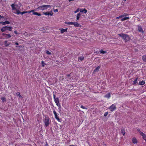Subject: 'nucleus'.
Segmentation results:
<instances>
[{"instance_id": "f257e3e1", "label": "nucleus", "mask_w": 146, "mask_h": 146, "mask_svg": "<svg viewBox=\"0 0 146 146\" xmlns=\"http://www.w3.org/2000/svg\"><path fill=\"white\" fill-rule=\"evenodd\" d=\"M119 36L122 37L123 40L125 42H127L129 41L130 39V38L128 35L121 33L118 34Z\"/></svg>"}, {"instance_id": "f03ea898", "label": "nucleus", "mask_w": 146, "mask_h": 146, "mask_svg": "<svg viewBox=\"0 0 146 146\" xmlns=\"http://www.w3.org/2000/svg\"><path fill=\"white\" fill-rule=\"evenodd\" d=\"M50 8L51 6L50 5H42V6H39L38 8H36V10H38V11L39 10L43 11L47 9L48 8Z\"/></svg>"}, {"instance_id": "7ed1b4c3", "label": "nucleus", "mask_w": 146, "mask_h": 146, "mask_svg": "<svg viewBox=\"0 0 146 146\" xmlns=\"http://www.w3.org/2000/svg\"><path fill=\"white\" fill-rule=\"evenodd\" d=\"M50 121V118L48 116L46 117L44 119V122L45 124V127H47L49 125Z\"/></svg>"}, {"instance_id": "20e7f679", "label": "nucleus", "mask_w": 146, "mask_h": 146, "mask_svg": "<svg viewBox=\"0 0 146 146\" xmlns=\"http://www.w3.org/2000/svg\"><path fill=\"white\" fill-rule=\"evenodd\" d=\"M116 108L115 105V104H112L108 108V109L111 111H113Z\"/></svg>"}, {"instance_id": "39448f33", "label": "nucleus", "mask_w": 146, "mask_h": 146, "mask_svg": "<svg viewBox=\"0 0 146 146\" xmlns=\"http://www.w3.org/2000/svg\"><path fill=\"white\" fill-rule=\"evenodd\" d=\"M53 113L54 115V116L55 119L59 122H61V119L59 118L58 114L54 110L53 111Z\"/></svg>"}, {"instance_id": "423d86ee", "label": "nucleus", "mask_w": 146, "mask_h": 146, "mask_svg": "<svg viewBox=\"0 0 146 146\" xmlns=\"http://www.w3.org/2000/svg\"><path fill=\"white\" fill-rule=\"evenodd\" d=\"M2 35L6 39L9 38H11V36L10 34H7L3 33Z\"/></svg>"}, {"instance_id": "0eeeda50", "label": "nucleus", "mask_w": 146, "mask_h": 146, "mask_svg": "<svg viewBox=\"0 0 146 146\" xmlns=\"http://www.w3.org/2000/svg\"><path fill=\"white\" fill-rule=\"evenodd\" d=\"M28 12L27 11H23L22 12H21L19 10H17V12H13V13L15 14H21V15H23L25 13H27Z\"/></svg>"}, {"instance_id": "6e6552de", "label": "nucleus", "mask_w": 146, "mask_h": 146, "mask_svg": "<svg viewBox=\"0 0 146 146\" xmlns=\"http://www.w3.org/2000/svg\"><path fill=\"white\" fill-rule=\"evenodd\" d=\"M43 13L44 15H50L51 16L53 15V14L52 11H50V13L48 12H44Z\"/></svg>"}, {"instance_id": "1a4fd4ad", "label": "nucleus", "mask_w": 146, "mask_h": 146, "mask_svg": "<svg viewBox=\"0 0 146 146\" xmlns=\"http://www.w3.org/2000/svg\"><path fill=\"white\" fill-rule=\"evenodd\" d=\"M138 29L140 32L143 33L144 31L143 30L142 27L141 26L138 25Z\"/></svg>"}, {"instance_id": "9d476101", "label": "nucleus", "mask_w": 146, "mask_h": 146, "mask_svg": "<svg viewBox=\"0 0 146 146\" xmlns=\"http://www.w3.org/2000/svg\"><path fill=\"white\" fill-rule=\"evenodd\" d=\"M132 142L134 144H136L137 143V140L135 137H133L132 139Z\"/></svg>"}, {"instance_id": "9b49d317", "label": "nucleus", "mask_w": 146, "mask_h": 146, "mask_svg": "<svg viewBox=\"0 0 146 146\" xmlns=\"http://www.w3.org/2000/svg\"><path fill=\"white\" fill-rule=\"evenodd\" d=\"M15 5L14 4H12L11 5V6L12 7V10L13 11H15L14 12H17V10H18L16 9L15 7L14 6Z\"/></svg>"}, {"instance_id": "f8f14e48", "label": "nucleus", "mask_w": 146, "mask_h": 146, "mask_svg": "<svg viewBox=\"0 0 146 146\" xmlns=\"http://www.w3.org/2000/svg\"><path fill=\"white\" fill-rule=\"evenodd\" d=\"M73 25H74L75 27H80L81 26V25L77 23V22H74Z\"/></svg>"}, {"instance_id": "ddd939ff", "label": "nucleus", "mask_w": 146, "mask_h": 146, "mask_svg": "<svg viewBox=\"0 0 146 146\" xmlns=\"http://www.w3.org/2000/svg\"><path fill=\"white\" fill-rule=\"evenodd\" d=\"M68 29L67 28L65 29H60V32L61 33H63L64 32H67Z\"/></svg>"}, {"instance_id": "4468645a", "label": "nucleus", "mask_w": 146, "mask_h": 146, "mask_svg": "<svg viewBox=\"0 0 146 146\" xmlns=\"http://www.w3.org/2000/svg\"><path fill=\"white\" fill-rule=\"evenodd\" d=\"M111 97V94L110 93H108L106 94L104 96L105 98H110Z\"/></svg>"}, {"instance_id": "2eb2a0df", "label": "nucleus", "mask_w": 146, "mask_h": 146, "mask_svg": "<svg viewBox=\"0 0 146 146\" xmlns=\"http://www.w3.org/2000/svg\"><path fill=\"white\" fill-rule=\"evenodd\" d=\"M78 61H81L83 60L84 59V57L83 56H82L78 57Z\"/></svg>"}, {"instance_id": "dca6fc26", "label": "nucleus", "mask_w": 146, "mask_h": 146, "mask_svg": "<svg viewBox=\"0 0 146 146\" xmlns=\"http://www.w3.org/2000/svg\"><path fill=\"white\" fill-rule=\"evenodd\" d=\"M11 44L10 43H8V42L7 41H5L4 42V45L6 46H8Z\"/></svg>"}, {"instance_id": "f3484780", "label": "nucleus", "mask_w": 146, "mask_h": 146, "mask_svg": "<svg viewBox=\"0 0 146 146\" xmlns=\"http://www.w3.org/2000/svg\"><path fill=\"white\" fill-rule=\"evenodd\" d=\"M125 130L124 129H122L121 130V133L122 134L123 136H124L125 135Z\"/></svg>"}, {"instance_id": "a211bd4d", "label": "nucleus", "mask_w": 146, "mask_h": 146, "mask_svg": "<svg viewBox=\"0 0 146 146\" xmlns=\"http://www.w3.org/2000/svg\"><path fill=\"white\" fill-rule=\"evenodd\" d=\"M65 23L66 24H67V25H73L74 23V22H71L66 21L65 22Z\"/></svg>"}, {"instance_id": "6ab92c4d", "label": "nucleus", "mask_w": 146, "mask_h": 146, "mask_svg": "<svg viewBox=\"0 0 146 146\" xmlns=\"http://www.w3.org/2000/svg\"><path fill=\"white\" fill-rule=\"evenodd\" d=\"M2 23L3 25H5L6 24H9L10 22L8 21H5V22H2Z\"/></svg>"}, {"instance_id": "aec40b11", "label": "nucleus", "mask_w": 146, "mask_h": 146, "mask_svg": "<svg viewBox=\"0 0 146 146\" xmlns=\"http://www.w3.org/2000/svg\"><path fill=\"white\" fill-rule=\"evenodd\" d=\"M145 83V82L144 80H142L141 81L139 82V84L140 85H142L144 84Z\"/></svg>"}, {"instance_id": "412c9836", "label": "nucleus", "mask_w": 146, "mask_h": 146, "mask_svg": "<svg viewBox=\"0 0 146 146\" xmlns=\"http://www.w3.org/2000/svg\"><path fill=\"white\" fill-rule=\"evenodd\" d=\"M81 15V14L80 13H79L77 14V15L76 16V20H79Z\"/></svg>"}, {"instance_id": "4be33fe9", "label": "nucleus", "mask_w": 146, "mask_h": 146, "mask_svg": "<svg viewBox=\"0 0 146 146\" xmlns=\"http://www.w3.org/2000/svg\"><path fill=\"white\" fill-rule=\"evenodd\" d=\"M7 26H5L4 27H2L1 29V30L2 32H4L6 31V28Z\"/></svg>"}, {"instance_id": "5701e85b", "label": "nucleus", "mask_w": 146, "mask_h": 146, "mask_svg": "<svg viewBox=\"0 0 146 146\" xmlns=\"http://www.w3.org/2000/svg\"><path fill=\"white\" fill-rule=\"evenodd\" d=\"M142 59L144 62H146V55L143 56L142 57Z\"/></svg>"}, {"instance_id": "b1692460", "label": "nucleus", "mask_w": 146, "mask_h": 146, "mask_svg": "<svg viewBox=\"0 0 146 146\" xmlns=\"http://www.w3.org/2000/svg\"><path fill=\"white\" fill-rule=\"evenodd\" d=\"M6 30H8L9 31H12V27H11L7 26Z\"/></svg>"}, {"instance_id": "393cba45", "label": "nucleus", "mask_w": 146, "mask_h": 146, "mask_svg": "<svg viewBox=\"0 0 146 146\" xmlns=\"http://www.w3.org/2000/svg\"><path fill=\"white\" fill-rule=\"evenodd\" d=\"M33 14L34 15H37L38 16H41V14H40V13H38L36 12H33Z\"/></svg>"}, {"instance_id": "a878e982", "label": "nucleus", "mask_w": 146, "mask_h": 146, "mask_svg": "<svg viewBox=\"0 0 146 146\" xmlns=\"http://www.w3.org/2000/svg\"><path fill=\"white\" fill-rule=\"evenodd\" d=\"M141 133L142 134L141 135L142 136L143 139L144 140L146 139V136L145 134L143 133Z\"/></svg>"}, {"instance_id": "bb28decb", "label": "nucleus", "mask_w": 146, "mask_h": 146, "mask_svg": "<svg viewBox=\"0 0 146 146\" xmlns=\"http://www.w3.org/2000/svg\"><path fill=\"white\" fill-rule=\"evenodd\" d=\"M129 19V17H124V18H122L121 20V21H123L125 20L128 19Z\"/></svg>"}, {"instance_id": "cd10ccee", "label": "nucleus", "mask_w": 146, "mask_h": 146, "mask_svg": "<svg viewBox=\"0 0 146 146\" xmlns=\"http://www.w3.org/2000/svg\"><path fill=\"white\" fill-rule=\"evenodd\" d=\"M100 66H97L96 69L94 70V72H98L99 69H100Z\"/></svg>"}, {"instance_id": "c85d7f7f", "label": "nucleus", "mask_w": 146, "mask_h": 146, "mask_svg": "<svg viewBox=\"0 0 146 146\" xmlns=\"http://www.w3.org/2000/svg\"><path fill=\"white\" fill-rule=\"evenodd\" d=\"M55 103H57L59 102V100L58 98H56V99L54 100Z\"/></svg>"}, {"instance_id": "c756f323", "label": "nucleus", "mask_w": 146, "mask_h": 146, "mask_svg": "<svg viewBox=\"0 0 146 146\" xmlns=\"http://www.w3.org/2000/svg\"><path fill=\"white\" fill-rule=\"evenodd\" d=\"M56 105L59 108L61 107V105L59 102L55 103Z\"/></svg>"}, {"instance_id": "7c9ffc66", "label": "nucleus", "mask_w": 146, "mask_h": 146, "mask_svg": "<svg viewBox=\"0 0 146 146\" xmlns=\"http://www.w3.org/2000/svg\"><path fill=\"white\" fill-rule=\"evenodd\" d=\"M100 52L101 54H104L106 53V52L104 51H103L102 50H100Z\"/></svg>"}, {"instance_id": "2f4dec72", "label": "nucleus", "mask_w": 146, "mask_h": 146, "mask_svg": "<svg viewBox=\"0 0 146 146\" xmlns=\"http://www.w3.org/2000/svg\"><path fill=\"white\" fill-rule=\"evenodd\" d=\"M1 99L3 102H5L6 100V98L5 97H2L1 98Z\"/></svg>"}, {"instance_id": "473e14b6", "label": "nucleus", "mask_w": 146, "mask_h": 146, "mask_svg": "<svg viewBox=\"0 0 146 146\" xmlns=\"http://www.w3.org/2000/svg\"><path fill=\"white\" fill-rule=\"evenodd\" d=\"M138 80V78H136V79L133 81L134 84H135L137 83V81Z\"/></svg>"}, {"instance_id": "72a5a7b5", "label": "nucleus", "mask_w": 146, "mask_h": 146, "mask_svg": "<svg viewBox=\"0 0 146 146\" xmlns=\"http://www.w3.org/2000/svg\"><path fill=\"white\" fill-rule=\"evenodd\" d=\"M41 64L42 66L43 67H44L45 65L46 64L44 63V61H42L41 62Z\"/></svg>"}, {"instance_id": "f704fd0d", "label": "nucleus", "mask_w": 146, "mask_h": 146, "mask_svg": "<svg viewBox=\"0 0 146 146\" xmlns=\"http://www.w3.org/2000/svg\"><path fill=\"white\" fill-rule=\"evenodd\" d=\"M46 54L48 55H50L51 54V53L48 50H46Z\"/></svg>"}, {"instance_id": "c9c22d12", "label": "nucleus", "mask_w": 146, "mask_h": 146, "mask_svg": "<svg viewBox=\"0 0 146 146\" xmlns=\"http://www.w3.org/2000/svg\"><path fill=\"white\" fill-rule=\"evenodd\" d=\"M16 94V95L19 96V97H22V96H21L20 93L19 92H17Z\"/></svg>"}, {"instance_id": "e433bc0d", "label": "nucleus", "mask_w": 146, "mask_h": 146, "mask_svg": "<svg viewBox=\"0 0 146 146\" xmlns=\"http://www.w3.org/2000/svg\"><path fill=\"white\" fill-rule=\"evenodd\" d=\"M137 131L139 133H140V135H141L142 134L141 133H143V132H141L139 129H137Z\"/></svg>"}, {"instance_id": "4c0bfd02", "label": "nucleus", "mask_w": 146, "mask_h": 146, "mask_svg": "<svg viewBox=\"0 0 146 146\" xmlns=\"http://www.w3.org/2000/svg\"><path fill=\"white\" fill-rule=\"evenodd\" d=\"M80 108H82V109H87V108L85 107L84 106H83L82 105H81V106Z\"/></svg>"}, {"instance_id": "58836bf2", "label": "nucleus", "mask_w": 146, "mask_h": 146, "mask_svg": "<svg viewBox=\"0 0 146 146\" xmlns=\"http://www.w3.org/2000/svg\"><path fill=\"white\" fill-rule=\"evenodd\" d=\"M87 12V11L85 9H83V12H84V13H86Z\"/></svg>"}, {"instance_id": "ea45409f", "label": "nucleus", "mask_w": 146, "mask_h": 146, "mask_svg": "<svg viewBox=\"0 0 146 146\" xmlns=\"http://www.w3.org/2000/svg\"><path fill=\"white\" fill-rule=\"evenodd\" d=\"M79 8H78L76 11H74V13H77L79 11Z\"/></svg>"}, {"instance_id": "a19ab883", "label": "nucleus", "mask_w": 146, "mask_h": 146, "mask_svg": "<svg viewBox=\"0 0 146 146\" xmlns=\"http://www.w3.org/2000/svg\"><path fill=\"white\" fill-rule=\"evenodd\" d=\"M108 114V112H105L104 113V116H105V117Z\"/></svg>"}, {"instance_id": "79ce46f5", "label": "nucleus", "mask_w": 146, "mask_h": 146, "mask_svg": "<svg viewBox=\"0 0 146 146\" xmlns=\"http://www.w3.org/2000/svg\"><path fill=\"white\" fill-rule=\"evenodd\" d=\"M123 15L124 16H127L129 15L128 14H127L126 13H124L123 14Z\"/></svg>"}, {"instance_id": "37998d69", "label": "nucleus", "mask_w": 146, "mask_h": 146, "mask_svg": "<svg viewBox=\"0 0 146 146\" xmlns=\"http://www.w3.org/2000/svg\"><path fill=\"white\" fill-rule=\"evenodd\" d=\"M54 12H58V9H55L54 10Z\"/></svg>"}, {"instance_id": "c03bdc74", "label": "nucleus", "mask_w": 146, "mask_h": 146, "mask_svg": "<svg viewBox=\"0 0 146 146\" xmlns=\"http://www.w3.org/2000/svg\"><path fill=\"white\" fill-rule=\"evenodd\" d=\"M14 33L15 34H16V35H17V34H18V33H17V31H14Z\"/></svg>"}, {"instance_id": "a18cd8bd", "label": "nucleus", "mask_w": 146, "mask_h": 146, "mask_svg": "<svg viewBox=\"0 0 146 146\" xmlns=\"http://www.w3.org/2000/svg\"><path fill=\"white\" fill-rule=\"evenodd\" d=\"M79 11L80 12H83V9H80Z\"/></svg>"}, {"instance_id": "49530a36", "label": "nucleus", "mask_w": 146, "mask_h": 146, "mask_svg": "<svg viewBox=\"0 0 146 146\" xmlns=\"http://www.w3.org/2000/svg\"><path fill=\"white\" fill-rule=\"evenodd\" d=\"M34 11V10H32L31 11H30L28 12H29V13H31V12H33Z\"/></svg>"}, {"instance_id": "de8ad7c7", "label": "nucleus", "mask_w": 146, "mask_h": 146, "mask_svg": "<svg viewBox=\"0 0 146 146\" xmlns=\"http://www.w3.org/2000/svg\"><path fill=\"white\" fill-rule=\"evenodd\" d=\"M55 95L54 94H53V98H54V100L55 99H56V98H55Z\"/></svg>"}, {"instance_id": "09e8293b", "label": "nucleus", "mask_w": 146, "mask_h": 146, "mask_svg": "<svg viewBox=\"0 0 146 146\" xmlns=\"http://www.w3.org/2000/svg\"><path fill=\"white\" fill-rule=\"evenodd\" d=\"M120 18H121V17H120V16H119V17H116V19H119Z\"/></svg>"}, {"instance_id": "8fccbe9b", "label": "nucleus", "mask_w": 146, "mask_h": 146, "mask_svg": "<svg viewBox=\"0 0 146 146\" xmlns=\"http://www.w3.org/2000/svg\"><path fill=\"white\" fill-rule=\"evenodd\" d=\"M66 76L68 77H70L71 76L70 75V74H68L66 75Z\"/></svg>"}, {"instance_id": "3c124183", "label": "nucleus", "mask_w": 146, "mask_h": 146, "mask_svg": "<svg viewBox=\"0 0 146 146\" xmlns=\"http://www.w3.org/2000/svg\"><path fill=\"white\" fill-rule=\"evenodd\" d=\"M120 17H121V18H122V17H124V15H123H123H120Z\"/></svg>"}, {"instance_id": "603ef678", "label": "nucleus", "mask_w": 146, "mask_h": 146, "mask_svg": "<svg viewBox=\"0 0 146 146\" xmlns=\"http://www.w3.org/2000/svg\"><path fill=\"white\" fill-rule=\"evenodd\" d=\"M15 44H16V45H19V43L17 42H16L15 43Z\"/></svg>"}, {"instance_id": "864d4df0", "label": "nucleus", "mask_w": 146, "mask_h": 146, "mask_svg": "<svg viewBox=\"0 0 146 146\" xmlns=\"http://www.w3.org/2000/svg\"><path fill=\"white\" fill-rule=\"evenodd\" d=\"M46 146H47L48 145V143H47V142H46Z\"/></svg>"}, {"instance_id": "5fc2aeb1", "label": "nucleus", "mask_w": 146, "mask_h": 146, "mask_svg": "<svg viewBox=\"0 0 146 146\" xmlns=\"http://www.w3.org/2000/svg\"><path fill=\"white\" fill-rule=\"evenodd\" d=\"M70 146H75L74 145H70Z\"/></svg>"}, {"instance_id": "6e6d98bb", "label": "nucleus", "mask_w": 146, "mask_h": 146, "mask_svg": "<svg viewBox=\"0 0 146 146\" xmlns=\"http://www.w3.org/2000/svg\"><path fill=\"white\" fill-rule=\"evenodd\" d=\"M69 1H73V0H68Z\"/></svg>"}, {"instance_id": "4d7b16f0", "label": "nucleus", "mask_w": 146, "mask_h": 146, "mask_svg": "<svg viewBox=\"0 0 146 146\" xmlns=\"http://www.w3.org/2000/svg\"><path fill=\"white\" fill-rule=\"evenodd\" d=\"M144 140L146 142V139H145Z\"/></svg>"}, {"instance_id": "13d9d810", "label": "nucleus", "mask_w": 146, "mask_h": 146, "mask_svg": "<svg viewBox=\"0 0 146 146\" xmlns=\"http://www.w3.org/2000/svg\"><path fill=\"white\" fill-rule=\"evenodd\" d=\"M123 1H126V0H123Z\"/></svg>"}]
</instances>
